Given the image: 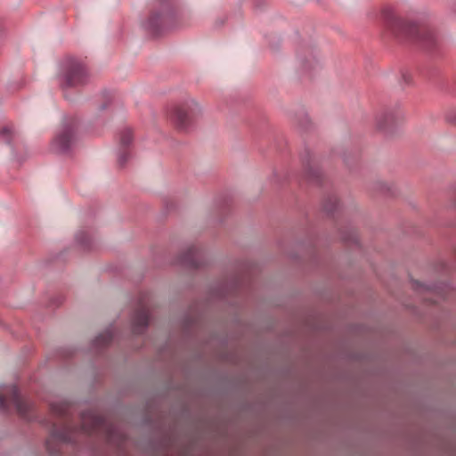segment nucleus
Instances as JSON below:
<instances>
[{
	"label": "nucleus",
	"instance_id": "nucleus-1",
	"mask_svg": "<svg viewBox=\"0 0 456 456\" xmlns=\"http://www.w3.org/2000/svg\"><path fill=\"white\" fill-rule=\"evenodd\" d=\"M383 16L387 27L394 36L417 39L425 44H432L436 41L434 30L429 25L417 24V22L398 18L390 9H386L383 12Z\"/></svg>",
	"mask_w": 456,
	"mask_h": 456
},
{
	"label": "nucleus",
	"instance_id": "nucleus-2",
	"mask_svg": "<svg viewBox=\"0 0 456 456\" xmlns=\"http://www.w3.org/2000/svg\"><path fill=\"white\" fill-rule=\"evenodd\" d=\"M200 113L199 104L195 101L190 100L175 106L170 114V118L178 129L188 130L197 120Z\"/></svg>",
	"mask_w": 456,
	"mask_h": 456
},
{
	"label": "nucleus",
	"instance_id": "nucleus-3",
	"mask_svg": "<svg viewBox=\"0 0 456 456\" xmlns=\"http://www.w3.org/2000/svg\"><path fill=\"white\" fill-rule=\"evenodd\" d=\"M3 395H6L8 400L15 406L18 413L26 417L29 410V403L21 398L16 386H2L0 387V411L4 412L7 409L5 398Z\"/></svg>",
	"mask_w": 456,
	"mask_h": 456
},
{
	"label": "nucleus",
	"instance_id": "nucleus-4",
	"mask_svg": "<svg viewBox=\"0 0 456 456\" xmlns=\"http://www.w3.org/2000/svg\"><path fill=\"white\" fill-rule=\"evenodd\" d=\"M86 69L80 62H74L64 76L63 87H72L84 84L86 81Z\"/></svg>",
	"mask_w": 456,
	"mask_h": 456
},
{
	"label": "nucleus",
	"instance_id": "nucleus-5",
	"mask_svg": "<svg viewBox=\"0 0 456 456\" xmlns=\"http://www.w3.org/2000/svg\"><path fill=\"white\" fill-rule=\"evenodd\" d=\"M403 118V113L398 109H387L376 118V126L379 129H387L391 124L398 122Z\"/></svg>",
	"mask_w": 456,
	"mask_h": 456
},
{
	"label": "nucleus",
	"instance_id": "nucleus-6",
	"mask_svg": "<svg viewBox=\"0 0 456 456\" xmlns=\"http://www.w3.org/2000/svg\"><path fill=\"white\" fill-rule=\"evenodd\" d=\"M74 131L73 128L68 126L62 127L60 134L55 137L53 141V146L60 152L67 151L74 141Z\"/></svg>",
	"mask_w": 456,
	"mask_h": 456
},
{
	"label": "nucleus",
	"instance_id": "nucleus-7",
	"mask_svg": "<svg viewBox=\"0 0 456 456\" xmlns=\"http://www.w3.org/2000/svg\"><path fill=\"white\" fill-rule=\"evenodd\" d=\"M301 173L300 177L305 182H312L314 178L313 154L310 150H305L300 153Z\"/></svg>",
	"mask_w": 456,
	"mask_h": 456
},
{
	"label": "nucleus",
	"instance_id": "nucleus-8",
	"mask_svg": "<svg viewBox=\"0 0 456 456\" xmlns=\"http://www.w3.org/2000/svg\"><path fill=\"white\" fill-rule=\"evenodd\" d=\"M149 323V310L145 305H142L135 314L133 324L134 330L139 332L140 329L144 330Z\"/></svg>",
	"mask_w": 456,
	"mask_h": 456
},
{
	"label": "nucleus",
	"instance_id": "nucleus-9",
	"mask_svg": "<svg viewBox=\"0 0 456 456\" xmlns=\"http://www.w3.org/2000/svg\"><path fill=\"white\" fill-rule=\"evenodd\" d=\"M297 126L300 132H305L311 127V118L304 110H299L296 115Z\"/></svg>",
	"mask_w": 456,
	"mask_h": 456
},
{
	"label": "nucleus",
	"instance_id": "nucleus-10",
	"mask_svg": "<svg viewBox=\"0 0 456 456\" xmlns=\"http://www.w3.org/2000/svg\"><path fill=\"white\" fill-rule=\"evenodd\" d=\"M53 413L58 416H64L69 412V403L64 401L53 402L50 404Z\"/></svg>",
	"mask_w": 456,
	"mask_h": 456
},
{
	"label": "nucleus",
	"instance_id": "nucleus-11",
	"mask_svg": "<svg viewBox=\"0 0 456 456\" xmlns=\"http://www.w3.org/2000/svg\"><path fill=\"white\" fill-rule=\"evenodd\" d=\"M433 293L437 297H444V299H448L455 294V291L450 285H440L433 289Z\"/></svg>",
	"mask_w": 456,
	"mask_h": 456
},
{
	"label": "nucleus",
	"instance_id": "nucleus-12",
	"mask_svg": "<svg viewBox=\"0 0 456 456\" xmlns=\"http://www.w3.org/2000/svg\"><path fill=\"white\" fill-rule=\"evenodd\" d=\"M132 131L129 128H126L123 131H121L119 135V142L121 145L127 146L132 142Z\"/></svg>",
	"mask_w": 456,
	"mask_h": 456
},
{
	"label": "nucleus",
	"instance_id": "nucleus-13",
	"mask_svg": "<svg viewBox=\"0 0 456 456\" xmlns=\"http://www.w3.org/2000/svg\"><path fill=\"white\" fill-rule=\"evenodd\" d=\"M338 206V200L336 196H329L328 199H326L323 208L326 210V212H332V210L336 209Z\"/></svg>",
	"mask_w": 456,
	"mask_h": 456
},
{
	"label": "nucleus",
	"instance_id": "nucleus-14",
	"mask_svg": "<svg viewBox=\"0 0 456 456\" xmlns=\"http://www.w3.org/2000/svg\"><path fill=\"white\" fill-rule=\"evenodd\" d=\"M111 338H112V334L109 330H107L104 333L100 334L95 338V344L99 345V346L104 345V344H107L109 341H110Z\"/></svg>",
	"mask_w": 456,
	"mask_h": 456
},
{
	"label": "nucleus",
	"instance_id": "nucleus-15",
	"mask_svg": "<svg viewBox=\"0 0 456 456\" xmlns=\"http://www.w3.org/2000/svg\"><path fill=\"white\" fill-rule=\"evenodd\" d=\"M12 134V130L10 127H4L0 132V140L5 143H9Z\"/></svg>",
	"mask_w": 456,
	"mask_h": 456
},
{
	"label": "nucleus",
	"instance_id": "nucleus-16",
	"mask_svg": "<svg viewBox=\"0 0 456 456\" xmlns=\"http://www.w3.org/2000/svg\"><path fill=\"white\" fill-rule=\"evenodd\" d=\"M445 120L456 126V108H451L445 111Z\"/></svg>",
	"mask_w": 456,
	"mask_h": 456
},
{
	"label": "nucleus",
	"instance_id": "nucleus-17",
	"mask_svg": "<svg viewBox=\"0 0 456 456\" xmlns=\"http://www.w3.org/2000/svg\"><path fill=\"white\" fill-rule=\"evenodd\" d=\"M172 20H173V14L168 12H165L163 14L161 22L167 26L175 27V24L172 23Z\"/></svg>",
	"mask_w": 456,
	"mask_h": 456
},
{
	"label": "nucleus",
	"instance_id": "nucleus-18",
	"mask_svg": "<svg viewBox=\"0 0 456 456\" xmlns=\"http://www.w3.org/2000/svg\"><path fill=\"white\" fill-rule=\"evenodd\" d=\"M53 436L61 441H66V437L64 436H61V435H57L55 433L53 434Z\"/></svg>",
	"mask_w": 456,
	"mask_h": 456
},
{
	"label": "nucleus",
	"instance_id": "nucleus-19",
	"mask_svg": "<svg viewBox=\"0 0 456 456\" xmlns=\"http://www.w3.org/2000/svg\"><path fill=\"white\" fill-rule=\"evenodd\" d=\"M157 20H158V17H157V16H152V17L150 19V23H151V25H154V24L157 22Z\"/></svg>",
	"mask_w": 456,
	"mask_h": 456
},
{
	"label": "nucleus",
	"instance_id": "nucleus-20",
	"mask_svg": "<svg viewBox=\"0 0 456 456\" xmlns=\"http://www.w3.org/2000/svg\"><path fill=\"white\" fill-rule=\"evenodd\" d=\"M195 253H196L195 249H190V250H189V255H190L191 256H193L195 255Z\"/></svg>",
	"mask_w": 456,
	"mask_h": 456
},
{
	"label": "nucleus",
	"instance_id": "nucleus-21",
	"mask_svg": "<svg viewBox=\"0 0 456 456\" xmlns=\"http://www.w3.org/2000/svg\"><path fill=\"white\" fill-rule=\"evenodd\" d=\"M420 287H422L421 283L420 282H416L415 283V288L416 289H420Z\"/></svg>",
	"mask_w": 456,
	"mask_h": 456
},
{
	"label": "nucleus",
	"instance_id": "nucleus-22",
	"mask_svg": "<svg viewBox=\"0 0 456 456\" xmlns=\"http://www.w3.org/2000/svg\"><path fill=\"white\" fill-rule=\"evenodd\" d=\"M124 162H125V159H123V156H120V157H119V163H120L121 165H123V163H124Z\"/></svg>",
	"mask_w": 456,
	"mask_h": 456
},
{
	"label": "nucleus",
	"instance_id": "nucleus-23",
	"mask_svg": "<svg viewBox=\"0 0 456 456\" xmlns=\"http://www.w3.org/2000/svg\"><path fill=\"white\" fill-rule=\"evenodd\" d=\"M94 420L95 424H98V423H100L101 419L100 418H94Z\"/></svg>",
	"mask_w": 456,
	"mask_h": 456
},
{
	"label": "nucleus",
	"instance_id": "nucleus-24",
	"mask_svg": "<svg viewBox=\"0 0 456 456\" xmlns=\"http://www.w3.org/2000/svg\"><path fill=\"white\" fill-rule=\"evenodd\" d=\"M318 181H319V176H318V175H317V173L315 171V186H316Z\"/></svg>",
	"mask_w": 456,
	"mask_h": 456
},
{
	"label": "nucleus",
	"instance_id": "nucleus-25",
	"mask_svg": "<svg viewBox=\"0 0 456 456\" xmlns=\"http://www.w3.org/2000/svg\"><path fill=\"white\" fill-rule=\"evenodd\" d=\"M404 80H405L406 83H409V81H410V79L407 78V77H404Z\"/></svg>",
	"mask_w": 456,
	"mask_h": 456
},
{
	"label": "nucleus",
	"instance_id": "nucleus-26",
	"mask_svg": "<svg viewBox=\"0 0 456 456\" xmlns=\"http://www.w3.org/2000/svg\"><path fill=\"white\" fill-rule=\"evenodd\" d=\"M455 254H456V249H455Z\"/></svg>",
	"mask_w": 456,
	"mask_h": 456
}]
</instances>
